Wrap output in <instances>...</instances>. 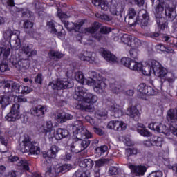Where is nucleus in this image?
Instances as JSON below:
<instances>
[{"label":"nucleus","instance_id":"f257e3e1","mask_svg":"<svg viewBox=\"0 0 177 177\" xmlns=\"http://www.w3.org/2000/svg\"><path fill=\"white\" fill-rule=\"evenodd\" d=\"M74 99L77 101L76 109L82 111H91L93 109V105H87L85 103H96L97 96L91 93H87L85 88L77 86L75 88Z\"/></svg>","mask_w":177,"mask_h":177},{"label":"nucleus","instance_id":"f03ea898","mask_svg":"<svg viewBox=\"0 0 177 177\" xmlns=\"http://www.w3.org/2000/svg\"><path fill=\"white\" fill-rule=\"evenodd\" d=\"M76 138L77 140H75L71 146V151L73 154H78V153L84 151L91 145V141L88 139L92 138V133L89 132L86 128L81 127L77 129Z\"/></svg>","mask_w":177,"mask_h":177},{"label":"nucleus","instance_id":"7ed1b4c3","mask_svg":"<svg viewBox=\"0 0 177 177\" xmlns=\"http://www.w3.org/2000/svg\"><path fill=\"white\" fill-rule=\"evenodd\" d=\"M121 63L124 67H127L130 70L135 71H142L143 75H151V61L149 62V64L145 66L143 68V65L140 62H136L129 57H122L121 59Z\"/></svg>","mask_w":177,"mask_h":177},{"label":"nucleus","instance_id":"20e7f679","mask_svg":"<svg viewBox=\"0 0 177 177\" xmlns=\"http://www.w3.org/2000/svg\"><path fill=\"white\" fill-rule=\"evenodd\" d=\"M156 3V13L160 15L165 10L166 17H168L170 20H174L176 17V12H175V8L169 6V1L165 2L163 0H157Z\"/></svg>","mask_w":177,"mask_h":177},{"label":"nucleus","instance_id":"39448f33","mask_svg":"<svg viewBox=\"0 0 177 177\" xmlns=\"http://www.w3.org/2000/svg\"><path fill=\"white\" fill-rule=\"evenodd\" d=\"M37 142L31 141V138L28 136L25 137L22 140L23 147L21 148V153H30L35 156H39L41 153V147L36 146Z\"/></svg>","mask_w":177,"mask_h":177},{"label":"nucleus","instance_id":"423d86ee","mask_svg":"<svg viewBox=\"0 0 177 177\" xmlns=\"http://www.w3.org/2000/svg\"><path fill=\"white\" fill-rule=\"evenodd\" d=\"M19 34H20L19 31L14 33L12 29L9 28L3 32V38L6 39V41H10V45L13 50H17L21 44Z\"/></svg>","mask_w":177,"mask_h":177},{"label":"nucleus","instance_id":"0eeeda50","mask_svg":"<svg viewBox=\"0 0 177 177\" xmlns=\"http://www.w3.org/2000/svg\"><path fill=\"white\" fill-rule=\"evenodd\" d=\"M57 16L61 20V21L64 25V27L67 28L68 31H75L77 32L82 26H84V21H80L75 23H68L67 19L68 18V15L65 12H63L62 10H57Z\"/></svg>","mask_w":177,"mask_h":177},{"label":"nucleus","instance_id":"6e6552de","mask_svg":"<svg viewBox=\"0 0 177 177\" xmlns=\"http://www.w3.org/2000/svg\"><path fill=\"white\" fill-rule=\"evenodd\" d=\"M99 28H100V33H95ZM86 31L90 32L93 38H95L97 41H100V39H102V34H110V32H111V28L106 26H102L100 28V24L99 22H94L92 27L86 28Z\"/></svg>","mask_w":177,"mask_h":177},{"label":"nucleus","instance_id":"1a4fd4ad","mask_svg":"<svg viewBox=\"0 0 177 177\" xmlns=\"http://www.w3.org/2000/svg\"><path fill=\"white\" fill-rule=\"evenodd\" d=\"M151 66L152 67L153 74L156 75V77L160 78V80H163V81L167 80V74H168V70L162 66L160 62L155 59H151Z\"/></svg>","mask_w":177,"mask_h":177},{"label":"nucleus","instance_id":"9d476101","mask_svg":"<svg viewBox=\"0 0 177 177\" xmlns=\"http://www.w3.org/2000/svg\"><path fill=\"white\" fill-rule=\"evenodd\" d=\"M10 63H11L15 68H17L19 71H26V70L30 68V61L28 59H19L16 56L12 55L10 58Z\"/></svg>","mask_w":177,"mask_h":177},{"label":"nucleus","instance_id":"9b49d317","mask_svg":"<svg viewBox=\"0 0 177 177\" xmlns=\"http://www.w3.org/2000/svg\"><path fill=\"white\" fill-rule=\"evenodd\" d=\"M86 85L93 86V90L95 93L103 95L106 92V83L103 80H95V79L89 78L86 81Z\"/></svg>","mask_w":177,"mask_h":177},{"label":"nucleus","instance_id":"f8f14e48","mask_svg":"<svg viewBox=\"0 0 177 177\" xmlns=\"http://www.w3.org/2000/svg\"><path fill=\"white\" fill-rule=\"evenodd\" d=\"M137 95L140 99H146V96L156 95V91H154L153 87L142 83L137 87Z\"/></svg>","mask_w":177,"mask_h":177},{"label":"nucleus","instance_id":"ddd939ff","mask_svg":"<svg viewBox=\"0 0 177 177\" xmlns=\"http://www.w3.org/2000/svg\"><path fill=\"white\" fill-rule=\"evenodd\" d=\"M20 118V104H13L10 111L6 115L5 119L10 122H15Z\"/></svg>","mask_w":177,"mask_h":177},{"label":"nucleus","instance_id":"4468645a","mask_svg":"<svg viewBox=\"0 0 177 177\" xmlns=\"http://www.w3.org/2000/svg\"><path fill=\"white\" fill-rule=\"evenodd\" d=\"M49 86H51L53 89H67V88H73L74 84L68 80V79H62L58 80L56 82H50Z\"/></svg>","mask_w":177,"mask_h":177},{"label":"nucleus","instance_id":"2eb2a0df","mask_svg":"<svg viewBox=\"0 0 177 177\" xmlns=\"http://www.w3.org/2000/svg\"><path fill=\"white\" fill-rule=\"evenodd\" d=\"M71 169V165H63L62 166L55 165L53 168L49 167L46 172V175H48L50 177H53L56 174H60L61 172H67Z\"/></svg>","mask_w":177,"mask_h":177},{"label":"nucleus","instance_id":"dca6fc26","mask_svg":"<svg viewBox=\"0 0 177 177\" xmlns=\"http://www.w3.org/2000/svg\"><path fill=\"white\" fill-rule=\"evenodd\" d=\"M124 10V6L122 5V1L121 0H111L110 4V12L113 16H121Z\"/></svg>","mask_w":177,"mask_h":177},{"label":"nucleus","instance_id":"f3484780","mask_svg":"<svg viewBox=\"0 0 177 177\" xmlns=\"http://www.w3.org/2000/svg\"><path fill=\"white\" fill-rule=\"evenodd\" d=\"M48 111V106L45 105H37L32 106L30 109V114L33 117H38L42 118L45 115V113Z\"/></svg>","mask_w":177,"mask_h":177},{"label":"nucleus","instance_id":"a211bd4d","mask_svg":"<svg viewBox=\"0 0 177 177\" xmlns=\"http://www.w3.org/2000/svg\"><path fill=\"white\" fill-rule=\"evenodd\" d=\"M136 10L133 8H129L128 12L124 18V21L130 26V27H135L136 26Z\"/></svg>","mask_w":177,"mask_h":177},{"label":"nucleus","instance_id":"6ab92c4d","mask_svg":"<svg viewBox=\"0 0 177 177\" xmlns=\"http://www.w3.org/2000/svg\"><path fill=\"white\" fill-rule=\"evenodd\" d=\"M107 128L121 132V131H125L127 129V124L122 121L113 120L108 123Z\"/></svg>","mask_w":177,"mask_h":177},{"label":"nucleus","instance_id":"aec40b11","mask_svg":"<svg viewBox=\"0 0 177 177\" xmlns=\"http://www.w3.org/2000/svg\"><path fill=\"white\" fill-rule=\"evenodd\" d=\"M109 110L111 111V113H113V115L115 118H120V117L124 115L122 107L117 104V103L111 102L109 106Z\"/></svg>","mask_w":177,"mask_h":177},{"label":"nucleus","instance_id":"412c9836","mask_svg":"<svg viewBox=\"0 0 177 177\" xmlns=\"http://www.w3.org/2000/svg\"><path fill=\"white\" fill-rule=\"evenodd\" d=\"M140 13H142V19H139V18H136V24H140L142 28H145V27H147L149 26V19H150V17L145 10L140 11L138 15H140Z\"/></svg>","mask_w":177,"mask_h":177},{"label":"nucleus","instance_id":"4be33fe9","mask_svg":"<svg viewBox=\"0 0 177 177\" xmlns=\"http://www.w3.org/2000/svg\"><path fill=\"white\" fill-rule=\"evenodd\" d=\"M100 53L109 63H117V57L113 55L111 52L106 50L104 48H100Z\"/></svg>","mask_w":177,"mask_h":177},{"label":"nucleus","instance_id":"5701e85b","mask_svg":"<svg viewBox=\"0 0 177 177\" xmlns=\"http://www.w3.org/2000/svg\"><path fill=\"white\" fill-rule=\"evenodd\" d=\"M12 84H13V81H4L3 84L1 86V91L2 93H4V95H7L8 96H10V95H15L12 91Z\"/></svg>","mask_w":177,"mask_h":177},{"label":"nucleus","instance_id":"b1692460","mask_svg":"<svg viewBox=\"0 0 177 177\" xmlns=\"http://www.w3.org/2000/svg\"><path fill=\"white\" fill-rule=\"evenodd\" d=\"M55 118L57 122L60 124H63V122H66V121H68V120H73V116L66 112H57L55 116Z\"/></svg>","mask_w":177,"mask_h":177},{"label":"nucleus","instance_id":"393cba45","mask_svg":"<svg viewBox=\"0 0 177 177\" xmlns=\"http://www.w3.org/2000/svg\"><path fill=\"white\" fill-rule=\"evenodd\" d=\"M121 41L124 44H126V45H128V46H132V42H134L136 44V46H139V44H140V40L138 39H134L132 37L131 35H123L121 37Z\"/></svg>","mask_w":177,"mask_h":177},{"label":"nucleus","instance_id":"a878e982","mask_svg":"<svg viewBox=\"0 0 177 177\" xmlns=\"http://www.w3.org/2000/svg\"><path fill=\"white\" fill-rule=\"evenodd\" d=\"M34 46L32 44H24L21 47V52L26 55V56L31 57L37 55V50H33Z\"/></svg>","mask_w":177,"mask_h":177},{"label":"nucleus","instance_id":"bb28decb","mask_svg":"<svg viewBox=\"0 0 177 177\" xmlns=\"http://www.w3.org/2000/svg\"><path fill=\"white\" fill-rule=\"evenodd\" d=\"M127 115H129L131 118H133L134 121L140 120V113H139V110H138L136 106H131L127 109Z\"/></svg>","mask_w":177,"mask_h":177},{"label":"nucleus","instance_id":"cd10ccee","mask_svg":"<svg viewBox=\"0 0 177 177\" xmlns=\"http://www.w3.org/2000/svg\"><path fill=\"white\" fill-rule=\"evenodd\" d=\"M13 95H10V96H8V95H4L2 97H0V109H2L3 110L6 108L10 103H12V101L13 100Z\"/></svg>","mask_w":177,"mask_h":177},{"label":"nucleus","instance_id":"c85d7f7f","mask_svg":"<svg viewBox=\"0 0 177 177\" xmlns=\"http://www.w3.org/2000/svg\"><path fill=\"white\" fill-rule=\"evenodd\" d=\"M68 135H70L68 130L59 128L54 133V138L56 140H62V139L67 138Z\"/></svg>","mask_w":177,"mask_h":177},{"label":"nucleus","instance_id":"c756f323","mask_svg":"<svg viewBox=\"0 0 177 177\" xmlns=\"http://www.w3.org/2000/svg\"><path fill=\"white\" fill-rule=\"evenodd\" d=\"M80 60L84 62H89V63H93L96 59V54L92 52L86 51L80 57Z\"/></svg>","mask_w":177,"mask_h":177},{"label":"nucleus","instance_id":"7c9ffc66","mask_svg":"<svg viewBox=\"0 0 177 177\" xmlns=\"http://www.w3.org/2000/svg\"><path fill=\"white\" fill-rule=\"evenodd\" d=\"M129 167L131 169V172L136 174V176H138V175H145V172H146L147 169L145 166L129 165Z\"/></svg>","mask_w":177,"mask_h":177},{"label":"nucleus","instance_id":"2f4dec72","mask_svg":"<svg viewBox=\"0 0 177 177\" xmlns=\"http://www.w3.org/2000/svg\"><path fill=\"white\" fill-rule=\"evenodd\" d=\"M92 3L95 6L102 10H107L109 9V2H107V0H93Z\"/></svg>","mask_w":177,"mask_h":177},{"label":"nucleus","instance_id":"473e14b6","mask_svg":"<svg viewBox=\"0 0 177 177\" xmlns=\"http://www.w3.org/2000/svg\"><path fill=\"white\" fill-rule=\"evenodd\" d=\"M109 88L113 93H120L121 92V85L118 82L112 80L111 82L109 83Z\"/></svg>","mask_w":177,"mask_h":177},{"label":"nucleus","instance_id":"72a5a7b5","mask_svg":"<svg viewBox=\"0 0 177 177\" xmlns=\"http://www.w3.org/2000/svg\"><path fill=\"white\" fill-rule=\"evenodd\" d=\"M64 56V54L59 51L51 50L48 53L49 59H50V60H55V62H59Z\"/></svg>","mask_w":177,"mask_h":177},{"label":"nucleus","instance_id":"f704fd0d","mask_svg":"<svg viewBox=\"0 0 177 177\" xmlns=\"http://www.w3.org/2000/svg\"><path fill=\"white\" fill-rule=\"evenodd\" d=\"M3 55V59H8L9 55H10V49L7 48L5 46V43H0V56Z\"/></svg>","mask_w":177,"mask_h":177},{"label":"nucleus","instance_id":"c9c22d12","mask_svg":"<svg viewBox=\"0 0 177 177\" xmlns=\"http://www.w3.org/2000/svg\"><path fill=\"white\" fill-rule=\"evenodd\" d=\"M75 78L77 82H80V84H86V82L89 80V79H86L84 76V73H82V71L76 72L75 74Z\"/></svg>","mask_w":177,"mask_h":177},{"label":"nucleus","instance_id":"e433bc0d","mask_svg":"<svg viewBox=\"0 0 177 177\" xmlns=\"http://www.w3.org/2000/svg\"><path fill=\"white\" fill-rule=\"evenodd\" d=\"M95 153L96 154H98V156H102L103 154H109V147L107 145H102L100 147H98L95 149Z\"/></svg>","mask_w":177,"mask_h":177},{"label":"nucleus","instance_id":"4c0bfd02","mask_svg":"<svg viewBox=\"0 0 177 177\" xmlns=\"http://www.w3.org/2000/svg\"><path fill=\"white\" fill-rule=\"evenodd\" d=\"M108 112L106 109H102L96 111L95 117L98 118V120H102V118L106 119L107 118Z\"/></svg>","mask_w":177,"mask_h":177},{"label":"nucleus","instance_id":"58836bf2","mask_svg":"<svg viewBox=\"0 0 177 177\" xmlns=\"http://www.w3.org/2000/svg\"><path fill=\"white\" fill-rule=\"evenodd\" d=\"M156 23L158 24V27L160 28V30H165L167 27V20L162 17L156 18Z\"/></svg>","mask_w":177,"mask_h":177},{"label":"nucleus","instance_id":"ea45409f","mask_svg":"<svg viewBox=\"0 0 177 177\" xmlns=\"http://www.w3.org/2000/svg\"><path fill=\"white\" fill-rule=\"evenodd\" d=\"M151 142L153 146H157V147H161L162 146V138L154 136L151 138Z\"/></svg>","mask_w":177,"mask_h":177},{"label":"nucleus","instance_id":"a19ab883","mask_svg":"<svg viewBox=\"0 0 177 177\" xmlns=\"http://www.w3.org/2000/svg\"><path fill=\"white\" fill-rule=\"evenodd\" d=\"M43 131L44 133L52 132L53 124L52 121H47L42 125Z\"/></svg>","mask_w":177,"mask_h":177},{"label":"nucleus","instance_id":"79ce46f5","mask_svg":"<svg viewBox=\"0 0 177 177\" xmlns=\"http://www.w3.org/2000/svg\"><path fill=\"white\" fill-rule=\"evenodd\" d=\"M8 141L3 136H0V153H6V149H6Z\"/></svg>","mask_w":177,"mask_h":177},{"label":"nucleus","instance_id":"37998d69","mask_svg":"<svg viewBox=\"0 0 177 177\" xmlns=\"http://www.w3.org/2000/svg\"><path fill=\"white\" fill-rule=\"evenodd\" d=\"M156 131L159 133H168V127L162 124H158L156 128Z\"/></svg>","mask_w":177,"mask_h":177},{"label":"nucleus","instance_id":"c03bdc74","mask_svg":"<svg viewBox=\"0 0 177 177\" xmlns=\"http://www.w3.org/2000/svg\"><path fill=\"white\" fill-rule=\"evenodd\" d=\"M137 132L141 135V136H144L146 138H150L151 136V133L147 130V129H138Z\"/></svg>","mask_w":177,"mask_h":177},{"label":"nucleus","instance_id":"a18cd8bd","mask_svg":"<svg viewBox=\"0 0 177 177\" xmlns=\"http://www.w3.org/2000/svg\"><path fill=\"white\" fill-rule=\"evenodd\" d=\"M140 151L136 148H127L125 149L126 156H136Z\"/></svg>","mask_w":177,"mask_h":177},{"label":"nucleus","instance_id":"49530a36","mask_svg":"<svg viewBox=\"0 0 177 177\" xmlns=\"http://www.w3.org/2000/svg\"><path fill=\"white\" fill-rule=\"evenodd\" d=\"M111 161V159H99L95 162V167L100 168V167H103L106 165V164H109Z\"/></svg>","mask_w":177,"mask_h":177},{"label":"nucleus","instance_id":"de8ad7c7","mask_svg":"<svg viewBox=\"0 0 177 177\" xmlns=\"http://www.w3.org/2000/svg\"><path fill=\"white\" fill-rule=\"evenodd\" d=\"M59 151H60V149H59V147L56 145H52L48 153L51 156H57V154H59Z\"/></svg>","mask_w":177,"mask_h":177},{"label":"nucleus","instance_id":"09e8293b","mask_svg":"<svg viewBox=\"0 0 177 177\" xmlns=\"http://www.w3.org/2000/svg\"><path fill=\"white\" fill-rule=\"evenodd\" d=\"M96 17L101 19V20H104V21H111L113 20V17L111 16H109L108 15L103 14L100 15L99 13L95 14Z\"/></svg>","mask_w":177,"mask_h":177},{"label":"nucleus","instance_id":"8fccbe9b","mask_svg":"<svg viewBox=\"0 0 177 177\" xmlns=\"http://www.w3.org/2000/svg\"><path fill=\"white\" fill-rule=\"evenodd\" d=\"M32 89L28 86H20L19 87V93H21L22 95H24V93H30Z\"/></svg>","mask_w":177,"mask_h":177},{"label":"nucleus","instance_id":"3c124183","mask_svg":"<svg viewBox=\"0 0 177 177\" xmlns=\"http://www.w3.org/2000/svg\"><path fill=\"white\" fill-rule=\"evenodd\" d=\"M176 77H175V74L174 73H169L168 77H166L165 81H167L169 84H174Z\"/></svg>","mask_w":177,"mask_h":177},{"label":"nucleus","instance_id":"603ef678","mask_svg":"<svg viewBox=\"0 0 177 177\" xmlns=\"http://www.w3.org/2000/svg\"><path fill=\"white\" fill-rule=\"evenodd\" d=\"M13 96L12 100H14V102H17V103H26V102H27V98L26 97H18L15 95H13Z\"/></svg>","mask_w":177,"mask_h":177},{"label":"nucleus","instance_id":"864d4df0","mask_svg":"<svg viewBox=\"0 0 177 177\" xmlns=\"http://www.w3.org/2000/svg\"><path fill=\"white\" fill-rule=\"evenodd\" d=\"M84 165H82V168H91L93 165V162L91 159H84Z\"/></svg>","mask_w":177,"mask_h":177},{"label":"nucleus","instance_id":"5fc2aeb1","mask_svg":"<svg viewBox=\"0 0 177 177\" xmlns=\"http://www.w3.org/2000/svg\"><path fill=\"white\" fill-rule=\"evenodd\" d=\"M47 26H48L49 30H50L51 34L54 33L56 31V28L55 26V22H53V21L47 22Z\"/></svg>","mask_w":177,"mask_h":177},{"label":"nucleus","instance_id":"6e6d98bb","mask_svg":"<svg viewBox=\"0 0 177 177\" xmlns=\"http://www.w3.org/2000/svg\"><path fill=\"white\" fill-rule=\"evenodd\" d=\"M42 81H44V76H42V73H39L35 78V82L41 85Z\"/></svg>","mask_w":177,"mask_h":177},{"label":"nucleus","instance_id":"4d7b16f0","mask_svg":"<svg viewBox=\"0 0 177 177\" xmlns=\"http://www.w3.org/2000/svg\"><path fill=\"white\" fill-rule=\"evenodd\" d=\"M129 54L131 57H132L133 59H138V50L136 48H131L129 50Z\"/></svg>","mask_w":177,"mask_h":177},{"label":"nucleus","instance_id":"13d9d810","mask_svg":"<svg viewBox=\"0 0 177 177\" xmlns=\"http://www.w3.org/2000/svg\"><path fill=\"white\" fill-rule=\"evenodd\" d=\"M148 177H162V171H156L151 173Z\"/></svg>","mask_w":177,"mask_h":177},{"label":"nucleus","instance_id":"bf43d9fd","mask_svg":"<svg viewBox=\"0 0 177 177\" xmlns=\"http://www.w3.org/2000/svg\"><path fill=\"white\" fill-rule=\"evenodd\" d=\"M19 88H20V86L19 84H17L16 82H12V83L11 84V89H12V93H13V91H15V92L19 93Z\"/></svg>","mask_w":177,"mask_h":177},{"label":"nucleus","instance_id":"052dcab7","mask_svg":"<svg viewBox=\"0 0 177 177\" xmlns=\"http://www.w3.org/2000/svg\"><path fill=\"white\" fill-rule=\"evenodd\" d=\"M110 175H118V169L115 167H111L109 171Z\"/></svg>","mask_w":177,"mask_h":177},{"label":"nucleus","instance_id":"680f3d73","mask_svg":"<svg viewBox=\"0 0 177 177\" xmlns=\"http://www.w3.org/2000/svg\"><path fill=\"white\" fill-rule=\"evenodd\" d=\"M34 24L28 20L26 21L24 24V28H32Z\"/></svg>","mask_w":177,"mask_h":177},{"label":"nucleus","instance_id":"e2e57ef3","mask_svg":"<svg viewBox=\"0 0 177 177\" xmlns=\"http://www.w3.org/2000/svg\"><path fill=\"white\" fill-rule=\"evenodd\" d=\"M73 177H84V171L82 170H77L73 175Z\"/></svg>","mask_w":177,"mask_h":177},{"label":"nucleus","instance_id":"0e129e2a","mask_svg":"<svg viewBox=\"0 0 177 177\" xmlns=\"http://www.w3.org/2000/svg\"><path fill=\"white\" fill-rule=\"evenodd\" d=\"M94 132L95 133L99 135L100 136H102V135H104V131H103L102 129L97 127H94Z\"/></svg>","mask_w":177,"mask_h":177},{"label":"nucleus","instance_id":"69168bd1","mask_svg":"<svg viewBox=\"0 0 177 177\" xmlns=\"http://www.w3.org/2000/svg\"><path fill=\"white\" fill-rule=\"evenodd\" d=\"M18 165H22L24 169H25L26 171H28V169H30V168L28 167V162H27V161L22 160L21 162H20V164H19Z\"/></svg>","mask_w":177,"mask_h":177},{"label":"nucleus","instance_id":"338daca9","mask_svg":"<svg viewBox=\"0 0 177 177\" xmlns=\"http://www.w3.org/2000/svg\"><path fill=\"white\" fill-rule=\"evenodd\" d=\"M156 49H157V50H160V52H164L165 51L166 47L162 44H158L156 46Z\"/></svg>","mask_w":177,"mask_h":177},{"label":"nucleus","instance_id":"774afa93","mask_svg":"<svg viewBox=\"0 0 177 177\" xmlns=\"http://www.w3.org/2000/svg\"><path fill=\"white\" fill-rule=\"evenodd\" d=\"M124 145H126V146H133L134 143L129 138H126L124 139Z\"/></svg>","mask_w":177,"mask_h":177}]
</instances>
